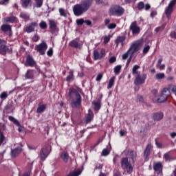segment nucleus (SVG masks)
<instances>
[{
	"label": "nucleus",
	"mask_w": 176,
	"mask_h": 176,
	"mask_svg": "<svg viewBox=\"0 0 176 176\" xmlns=\"http://www.w3.org/2000/svg\"><path fill=\"white\" fill-rule=\"evenodd\" d=\"M69 101L72 108H79L82 105V96L75 88L69 89Z\"/></svg>",
	"instance_id": "f257e3e1"
},
{
	"label": "nucleus",
	"mask_w": 176,
	"mask_h": 176,
	"mask_svg": "<svg viewBox=\"0 0 176 176\" xmlns=\"http://www.w3.org/2000/svg\"><path fill=\"white\" fill-rule=\"evenodd\" d=\"M92 4L93 0H85L80 4H76L73 7V12L76 16H82L83 13H86L90 9Z\"/></svg>",
	"instance_id": "f03ea898"
},
{
	"label": "nucleus",
	"mask_w": 176,
	"mask_h": 176,
	"mask_svg": "<svg viewBox=\"0 0 176 176\" xmlns=\"http://www.w3.org/2000/svg\"><path fill=\"white\" fill-rule=\"evenodd\" d=\"M120 167L122 170H126L128 174H131L133 173V167L131 163L129 161V158L122 157L120 160Z\"/></svg>",
	"instance_id": "7ed1b4c3"
},
{
	"label": "nucleus",
	"mask_w": 176,
	"mask_h": 176,
	"mask_svg": "<svg viewBox=\"0 0 176 176\" xmlns=\"http://www.w3.org/2000/svg\"><path fill=\"white\" fill-rule=\"evenodd\" d=\"M124 13V8L120 6H113L109 10L110 16H122Z\"/></svg>",
	"instance_id": "20e7f679"
},
{
	"label": "nucleus",
	"mask_w": 176,
	"mask_h": 176,
	"mask_svg": "<svg viewBox=\"0 0 176 176\" xmlns=\"http://www.w3.org/2000/svg\"><path fill=\"white\" fill-rule=\"evenodd\" d=\"M50 152H52V146L49 144H45V146L41 148L40 152V157L41 160H45L46 157L49 156L50 154Z\"/></svg>",
	"instance_id": "39448f33"
},
{
	"label": "nucleus",
	"mask_w": 176,
	"mask_h": 176,
	"mask_svg": "<svg viewBox=\"0 0 176 176\" xmlns=\"http://www.w3.org/2000/svg\"><path fill=\"white\" fill-rule=\"evenodd\" d=\"M171 93H170V90L168 88H164L162 94L160 96H158L157 99V102L161 104L162 102H166L167 101V98L169 96H170Z\"/></svg>",
	"instance_id": "423d86ee"
},
{
	"label": "nucleus",
	"mask_w": 176,
	"mask_h": 176,
	"mask_svg": "<svg viewBox=\"0 0 176 176\" xmlns=\"http://www.w3.org/2000/svg\"><path fill=\"white\" fill-rule=\"evenodd\" d=\"M49 23V29L50 32L51 34H56V32H58L60 31V29H58V23L53 19H48Z\"/></svg>",
	"instance_id": "0eeeda50"
},
{
	"label": "nucleus",
	"mask_w": 176,
	"mask_h": 176,
	"mask_svg": "<svg viewBox=\"0 0 176 176\" xmlns=\"http://www.w3.org/2000/svg\"><path fill=\"white\" fill-rule=\"evenodd\" d=\"M34 50H36L41 56H43L47 50V44L46 42L42 41L40 44L36 45Z\"/></svg>",
	"instance_id": "6e6552de"
},
{
	"label": "nucleus",
	"mask_w": 176,
	"mask_h": 176,
	"mask_svg": "<svg viewBox=\"0 0 176 176\" xmlns=\"http://www.w3.org/2000/svg\"><path fill=\"white\" fill-rule=\"evenodd\" d=\"M176 1L172 0L168 7L166 8L165 10V14L167 16V19L170 20L171 19V13H173V9L174 8V6H175Z\"/></svg>",
	"instance_id": "1a4fd4ad"
},
{
	"label": "nucleus",
	"mask_w": 176,
	"mask_h": 176,
	"mask_svg": "<svg viewBox=\"0 0 176 176\" xmlns=\"http://www.w3.org/2000/svg\"><path fill=\"white\" fill-rule=\"evenodd\" d=\"M105 57V50L98 49L94 51V60H101Z\"/></svg>",
	"instance_id": "9d476101"
},
{
	"label": "nucleus",
	"mask_w": 176,
	"mask_h": 176,
	"mask_svg": "<svg viewBox=\"0 0 176 176\" xmlns=\"http://www.w3.org/2000/svg\"><path fill=\"white\" fill-rule=\"evenodd\" d=\"M38 22L34 21L29 23L24 29L25 32L27 34H31V32H35V28H38Z\"/></svg>",
	"instance_id": "9b49d317"
},
{
	"label": "nucleus",
	"mask_w": 176,
	"mask_h": 176,
	"mask_svg": "<svg viewBox=\"0 0 176 176\" xmlns=\"http://www.w3.org/2000/svg\"><path fill=\"white\" fill-rule=\"evenodd\" d=\"M135 80H134V84L136 86H140L141 85H144V83H145V80H146V74H143L139 76H136V77H135Z\"/></svg>",
	"instance_id": "f8f14e48"
},
{
	"label": "nucleus",
	"mask_w": 176,
	"mask_h": 176,
	"mask_svg": "<svg viewBox=\"0 0 176 176\" xmlns=\"http://www.w3.org/2000/svg\"><path fill=\"white\" fill-rule=\"evenodd\" d=\"M129 30L132 31L133 35H138V34H140V32L141 31V29L137 25V21H133L131 23L129 27Z\"/></svg>",
	"instance_id": "ddd939ff"
},
{
	"label": "nucleus",
	"mask_w": 176,
	"mask_h": 176,
	"mask_svg": "<svg viewBox=\"0 0 176 176\" xmlns=\"http://www.w3.org/2000/svg\"><path fill=\"white\" fill-rule=\"evenodd\" d=\"M8 53V54H12V53H13V49L9 48L6 44L0 47V54H1V56H6Z\"/></svg>",
	"instance_id": "4468645a"
},
{
	"label": "nucleus",
	"mask_w": 176,
	"mask_h": 176,
	"mask_svg": "<svg viewBox=\"0 0 176 176\" xmlns=\"http://www.w3.org/2000/svg\"><path fill=\"white\" fill-rule=\"evenodd\" d=\"M151 149H152V145L148 144L144 151L143 156L145 162H148V160H149V155H151Z\"/></svg>",
	"instance_id": "2eb2a0df"
},
{
	"label": "nucleus",
	"mask_w": 176,
	"mask_h": 176,
	"mask_svg": "<svg viewBox=\"0 0 176 176\" xmlns=\"http://www.w3.org/2000/svg\"><path fill=\"white\" fill-rule=\"evenodd\" d=\"M153 168L155 173L162 174L163 173V164H162L160 162L154 163Z\"/></svg>",
	"instance_id": "dca6fc26"
},
{
	"label": "nucleus",
	"mask_w": 176,
	"mask_h": 176,
	"mask_svg": "<svg viewBox=\"0 0 176 176\" xmlns=\"http://www.w3.org/2000/svg\"><path fill=\"white\" fill-rule=\"evenodd\" d=\"M140 50V44L133 43L131 45L128 51L130 52V56H133L134 53H137Z\"/></svg>",
	"instance_id": "f3484780"
},
{
	"label": "nucleus",
	"mask_w": 176,
	"mask_h": 176,
	"mask_svg": "<svg viewBox=\"0 0 176 176\" xmlns=\"http://www.w3.org/2000/svg\"><path fill=\"white\" fill-rule=\"evenodd\" d=\"M35 74H36L35 70L28 69L25 74V78L30 80L35 79Z\"/></svg>",
	"instance_id": "a211bd4d"
},
{
	"label": "nucleus",
	"mask_w": 176,
	"mask_h": 176,
	"mask_svg": "<svg viewBox=\"0 0 176 176\" xmlns=\"http://www.w3.org/2000/svg\"><path fill=\"white\" fill-rule=\"evenodd\" d=\"M21 151H23V148H21V147H16L14 149L11 150V157H12V159H14L16 156H19V155H20V153H21Z\"/></svg>",
	"instance_id": "6ab92c4d"
},
{
	"label": "nucleus",
	"mask_w": 176,
	"mask_h": 176,
	"mask_svg": "<svg viewBox=\"0 0 176 176\" xmlns=\"http://www.w3.org/2000/svg\"><path fill=\"white\" fill-rule=\"evenodd\" d=\"M25 67H34L35 65V60L32 56L28 55L26 57V63L25 64Z\"/></svg>",
	"instance_id": "aec40b11"
},
{
	"label": "nucleus",
	"mask_w": 176,
	"mask_h": 176,
	"mask_svg": "<svg viewBox=\"0 0 176 176\" xmlns=\"http://www.w3.org/2000/svg\"><path fill=\"white\" fill-rule=\"evenodd\" d=\"M164 115L162 112H157L153 113V119L155 122H160L163 119Z\"/></svg>",
	"instance_id": "412c9836"
},
{
	"label": "nucleus",
	"mask_w": 176,
	"mask_h": 176,
	"mask_svg": "<svg viewBox=\"0 0 176 176\" xmlns=\"http://www.w3.org/2000/svg\"><path fill=\"white\" fill-rule=\"evenodd\" d=\"M124 41H126L125 36H117V38H116V39L115 41V43H116L117 47L119 46V43H121V45L124 46Z\"/></svg>",
	"instance_id": "4be33fe9"
},
{
	"label": "nucleus",
	"mask_w": 176,
	"mask_h": 176,
	"mask_svg": "<svg viewBox=\"0 0 176 176\" xmlns=\"http://www.w3.org/2000/svg\"><path fill=\"white\" fill-rule=\"evenodd\" d=\"M21 4L23 9L32 6V0H21Z\"/></svg>",
	"instance_id": "5701e85b"
},
{
	"label": "nucleus",
	"mask_w": 176,
	"mask_h": 176,
	"mask_svg": "<svg viewBox=\"0 0 176 176\" xmlns=\"http://www.w3.org/2000/svg\"><path fill=\"white\" fill-rule=\"evenodd\" d=\"M60 159H62V160H63V162H64V163H68V162L69 160V155L68 154V153H67V151H63V152L60 153Z\"/></svg>",
	"instance_id": "b1692460"
},
{
	"label": "nucleus",
	"mask_w": 176,
	"mask_h": 176,
	"mask_svg": "<svg viewBox=\"0 0 176 176\" xmlns=\"http://www.w3.org/2000/svg\"><path fill=\"white\" fill-rule=\"evenodd\" d=\"M127 155L131 159L132 163H135V161L134 160L137 158V152L133 150H129L128 151Z\"/></svg>",
	"instance_id": "393cba45"
},
{
	"label": "nucleus",
	"mask_w": 176,
	"mask_h": 176,
	"mask_svg": "<svg viewBox=\"0 0 176 176\" xmlns=\"http://www.w3.org/2000/svg\"><path fill=\"white\" fill-rule=\"evenodd\" d=\"M1 30L3 32H12V25L9 24H3L1 26Z\"/></svg>",
	"instance_id": "a878e982"
},
{
	"label": "nucleus",
	"mask_w": 176,
	"mask_h": 176,
	"mask_svg": "<svg viewBox=\"0 0 176 176\" xmlns=\"http://www.w3.org/2000/svg\"><path fill=\"white\" fill-rule=\"evenodd\" d=\"M140 65H135L133 67V69H132V74L133 75H134L135 78L136 76H138L139 75H141V72H139L138 69H140Z\"/></svg>",
	"instance_id": "bb28decb"
},
{
	"label": "nucleus",
	"mask_w": 176,
	"mask_h": 176,
	"mask_svg": "<svg viewBox=\"0 0 176 176\" xmlns=\"http://www.w3.org/2000/svg\"><path fill=\"white\" fill-rule=\"evenodd\" d=\"M4 21H6V23H17V17L12 15L10 16L4 18Z\"/></svg>",
	"instance_id": "cd10ccee"
},
{
	"label": "nucleus",
	"mask_w": 176,
	"mask_h": 176,
	"mask_svg": "<svg viewBox=\"0 0 176 176\" xmlns=\"http://www.w3.org/2000/svg\"><path fill=\"white\" fill-rule=\"evenodd\" d=\"M93 112H91V109H89V113H87V116L85 117V123H90L93 120Z\"/></svg>",
	"instance_id": "c85d7f7f"
},
{
	"label": "nucleus",
	"mask_w": 176,
	"mask_h": 176,
	"mask_svg": "<svg viewBox=\"0 0 176 176\" xmlns=\"http://www.w3.org/2000/svg\"><path fill=\"white\" fill-rule=\"evenodd\" d=\"M69 46H70L71 47H74V49H78L80 46L79 42L76 39L72 40L69 42Z\"/></svg>",
	"instance_id": "c756f323"
},
{
	"label": "nucleus",
	"mask_w": 176,
	"mask_h": 176,
	"mask_svg": "<svg viewBox=\"0 0 176 176\" xmlns=\"http://www.w3.org/2000/svg\"><path fill=\"white\" fill-rule=\"evenodd\" d=\"M80 174H82V169H78L70 172L67 176H79Z\"/></svg>",
	"instance_id": "7c9ffc66"
},
{
	"label": "nucleus",
	"mask_w": 176,
	"mask_h": 176,
	"mask_svg": "<svg viewBox=\"0 0 176 176\" xmlns=\"http://www.w3.org/2000/svg\"><path fill=\"white\" fill-rule=\"evenodd\" d=\"M80 174H82V169H78L70 172L67 176H79Z\"/></svg>",
	"instance_id": "2f4dec72"
},
{
	"label": "nucleus",
	"mask_w": 176,
	"mask_h": 176,
	"mask_svg": "<svg viewBox=\"0 0 176 176\" xmlns=\"http://www.w3.org/2000/svg\"><path fill=\"white\" fill-rule=\"evenodd\" d=\"M8 119L9 120H10V122H12L14 124H16V126H18V127L21 126L20 122H19L17 119L14 118V117L10 116H8Z\"/></svg>",
	"instance_id": "473e14b6"
},
{
	"label": "nucleus",
	"mask_w": 176,
	"mask_h": 176,
	"mask_svg": "<svg viewBox=\"0 0 176 176\" xmlns=\"http://www.w3.org/2000/svg\"><path fill=\"white\" fill-rule=\"evenodd\" d=\"M6 144V137L3 135V132H0V146Z\"/></svg>",
	"instance_id": "72a5a7b5"
},
{
	"label": "nucleus",
	"mask_w": 176,
	"mask_h": 176,
	"mask_svg": "<svg viewBox=\"0 0 176 176\" xmlns=\"http://www.w3.org/2000/svg\"><path fill=\"white\" fill-rule=\"evenodd\" d=\"M74 70H70L69 72V75L66 78L67 82H71L72 80H74Z\"/></svg>",
	"instance_id": "f704fd0d"
},
{
	"label": "nucleus",
	"mask_w": 176,
	"mask_h": 176,
	"mask_svg": "<svg viewBox=\"0 0 176 176\" xmlns=\"http://www.w3.org/2000/svg\"><path fill=\"white\" fill-rule=\"evenodd\" d=\"M46 109V104H39L36 109L37 113H42Z\"/></svg>",
	"instance_id": "c9c22d12"
},
{
	"label": "nucleus",
	"mask_w": 176,
	"mask_h": 176,
	"mask_svg": "<svg viewBox=\"0 0 176 176\" xmlns=\"http://www.w3.org/2000/svg\"><path fill=\"white\" fill-rule=\"evenodd\" d=\"M93 105L94 106L95 111H100V109L101 108V102L100 101L94 102Z\"/></svg>",
	"instance_id": "e433bc0d"
},
{
	"label": "nucleus",
	"mask_w": 176,
	"mask_h": 176,
	"mask_svg": "<svg viewBox=\"0 0 176 176\" xmlns=\"http://www.w3.org/2000/svg\"><path fill=\"white\" fill-rule=\"evenodd\" d=\"M114 83H115V76H113L109 80V84H108V86H107V89H111V87H112V86H113Z\"/></svg>",
	"instance_id": "4c0bfd02"
},
{
	"label": "nucleus",
	"mask_w": 176,
	"mask_h": 176,
	"mask_svg": "<svg viewBox=\"0 0 176 176\" xmlns=\"http://www.w3.org/2000/svg\"><path fill=\"white\" fill-rule=\"evenodd\" d=\"M122 69V65H118L114 67V73L116 75H119Z\"/></svg>",
	"instance_id": "58836bf2"
},
{
	"label": "nucleus",
	"mask_w": 176,
	"mask_h": 176,
	"mask_svg": "<svg viewBox=\"0 0 176 176\" xmlns=\"http://www.w3.org/2000/svg\"><path fill=\"white\" fill-rule=\"evenodd\" d=\"M164 78H166V75L164 74V73H158L155 75V79H157V80L164 79Z\"/></svg>",
	"instance_id": "ea45409f"
},
{
	"label": "nucleus",
	"mask_w": 176,
	"mask_h": 176,
	"mask_svg": "<svg viewBox=\"0 0 176 176\" xmlns=\"http://www.w3.org/2000/svg\"><path fill=\"white\" fill-rule=\"evenodd\" d=\"M39 27L40 28H41V30H46V28H47V23H46V22L42 21L40 23H39Z\"/></svg>",
	"instance_id": "a19ab883"
},
{
	"label": "nucleus",
	"mask_w": 176,
	"mask_h": 176,
	"mask_svg": "<svg viewBox=\"0 0 176 176\" xmlns=\"http://www.w3.org/2000/svg\"><path fill=\"white\" fill-rule=\"evenodd\" d=\"M36 2V8H42L43 5V0H34Z\"/></svg>",
	"instance_id": "79ce46f5"
},
{
	"label": "nucleus",
	"mask_w": 176,
	"mask_h": 176,
	"mask_svg": "<svg viewBox=\"0 0 176 176\" xmlns=\"http://www.w3.org/2000/svg\"><path fill=\"white\" fill-rule=\"evenodd\" d=\"M59 13L60 16H63V17H67V12H65V10L63 8H59Z\"/></svg>",
	"instance_id": "37998d69"
},
{
	"label": "nucleus",
	"mask_w": 176,
	"mask_h": 176,
	"mask_svg": "<svg viewBox=\"0 0 176 176\" xmlns=\"http://www.w3.org/2000/svg\"><path fill=\"white\" fill-rule=\"evenodd\" d=\"M145 6V4H144V2L140 1L138 3V10H142Z\"/></svg>",
	"instance_id": "c03bdc74"
},
{
	"label": "nucleus",
	"mask_w": 176,
	"mask_h": 176,
	"mask_svg": "<svg viewBox=\"0 0 176 176\" xmlns=\"http://www.w3.org/2000/svg\"><path fill=\"white\" fill-rule=\"evenodd\" d=\"M166 28V25L163 24L162 26L157 27L155 31V32H159V31H163Z\"/></svg>",
	"instance_id": "a18cd8bd"
},
{
	"label": "nucleus",
	"mask_w": 176,
	"mask_h": 176,
	"mask_svg": "<svg viewBox=\"0 0 176 176\" xmlns=\"http://www.w3.org/2000/svg\"><path fill=\"white\" fill-rule=\"evenodd\" d=\"M0 98H1V100H6L8 98V93L2 92L0 94Z\"/></svg>",
	"instance_id": "49530a36"
},
{
	"label": "nucleus",
	"mask_w": 176,
	"mask_h": 176,
	"mask_svg": "<svg viewBox=\"0 0 176 176\" xmlns=\"http://www.w3.org/2000/svg\"><path fill=\"white\" fill-rule=\"evenodd\" d=\"M108 155H109V151H108L107 148H104L102 150V156H108Z\"/></svg>",
	"instance_id": "de8ad7c7"
},
{
	"label": "nucleus",
	"mask_w": 176,
	"mask_h": 176,
	"mask_svg": "<svg viewBox=\"0 0 176 176\" xmlns=\"http://www.w3.org/2000/svg\"><path fill=\"white\" fill-rule=\"evenodd\" d=\"M94 166H95L94 170H101L102 168V164L100 163H96Z\"/></svg>",
	"instance_id": "09e8293b"
},
{
	"label": "nucleus",
	"mask_w": 176,
	"mask_h": 176,
	"mask_svg": "<svg viewBox=\"0 0 176 176\" xmlns=\"http://www.w3.org/2000/svg\"><path fill=\"white\" fill-rule=\"evenodd\" d=\"M84 23H85V19H80L76 20V24L78 25H83Z\"/></svg>",
	"instance_id": "8fccbe9b"
},
{
	"label": "nucleus",
	"mask_w": 176,
	"mask_h": 176,
	"mask_svg": "<svg viewBox=\"0 0 176 176\" xmlns=\"http://www.w3.org/2000/svg\"><path fill=\"white\" fill-rule=\"evenodd\" d=\"M107 28L109 30H114V28H116V23H110L107 25Z\"/></svg>",
	"instance_id": "3c124183"
},
{
	"label": "nucleus",
	"mask_w": 176,
	"mask_h": 176,
	"mask_svg": "<svg viewBox=\"0 0 176 176\" xmlns=\"http://www.w3.org/2000/svg\"><path fill=\"white\" fill-rule=\"evenodd\" d=\"M149 49H151V47L149 45H146L143 49V54H146L149 52Z\"/></svg>",
	"instance_id": "603ef678"
},
{
	"label": "nucleus",
	"mask_w": 176,
	"mask_h": 176,
	"mask_svg": "<svg viewBox=\"0 0 176 176\" xmlns=\"http://www.w3.org/2000/svg\"><path fill=\"white\" fill-rule=\"evenodd\" d=\"M39 39H40V37H39V36L38 35V34H34V36H33V37H32V41H34V42H38V41H39Z\"/></svg>",
	"instance_id": "864d4df0"
},
{
	"label": "nucleus",
	"mask_w": 176,
	"mask_h": 176,
	"mask_svg": "<svg viewBox=\"0 0 176 176\" xmlns=\"http://www.w3.org/2000/svg\"><path fill=\"white\" fill-rule=\"evenodd\" d=\"M116 62V56H112L109 58V63L110 64H113V63Z\"/></svg>",
	"instance_id": "5fc2aeb1"
},
{
	"label": "nucleus",
	"mask_w": 176,
	"mask_h": 176,
	"mask_svg": "<svg viewBox=\"0 0 176 176\" xmlns=\"http://www.w3.org/2000/svg\"><path fill=\"white\" fill-rule=\"evenodd\" d=\"M129 54H130V52H129V50L124 53L122 55V60H127V58L129 57Z\"/></svg>",
	"instance_id": "6e6d98bb"
},
{
	"label": "nucleus",
	"mask_w": 176,
	"mask_h": 176,
	"mask_svg": "<svg viewBox=\"0 0 176 176\" xmlns=\"http://www.w3.org/2000/svg\"><path fill=\"white\" fill-rule=\"evenodd\" d=\"M47 54L49 57H52L53 56V48H50L47 52Z\"/></svg>",
	"instance_id": "4d7b16f0"
},
{
	"label": "nucleus",
	"mask_w": 176,
	"mask_h": 176,
	"mask_svg": "<svg viewBox=\"0 0 176 176\" xmlns=\"http://www.w3.org/2000/svg\"><path fill=\"white\" fill-rule=\"evenodd\" d=\"M164 157L165 159V160H171V157L170 156V155L168 154V153H166L164 155Z\"/></svg>",
	"instance_id": "13d9d810"
},
{
	"label": "nucleus",
	"mask_w": 176,
	"mask_h": 176,
	"mask_svg": "<svg viewBox=\"0 0 176 176\" xmlns=\"http://www.w3.org/2000/svg\"><path fill=\"white\" fill-rule=\"evenodd\" d=\"M102 79V74H98L96 79V82H100V80H101Z\"/></svg>",
	"instance_id": "bf43d9fd"
},
{
	"label": "nucleus",
	"mask_w": 176,
	"mask_h": 176,
	"mask_svg": "<svg viewBox=\"0 0 176 176\" xmlns=\"http://www.w3.org/2000/svg\"><path fill=\"white\" fill-rule=\"evenodd\" d=\"M10 0H1L0 5H8L9 3Z\"/></svg>",
	"instance_id": "052dcab7"
},
{
	"label": "nucleus",
	"mask_w": 176,
	"mask_h": 176,
	"mask_svg": "<svg viewBox=\"0 0 176 176\" xmlns=\"http://www.w3.org/2000/svg\"><path fill=\"white\" fill-rule=\"evenodd\" d=\"M20 17L24 19L25 20H27V19H28V15L27 14L21 13L20 14Z\"/></svg>",
	"instance_id": "680f3d73"
},
{
	"label": "nucleus",
	"mask_w": 176,
	"mask_h": 176,
	"mask_svg": "<svg viewBox=\"0 0 176 176\" xmlns=\"http://www.w3.org/2000/svg\"><path fill=\"white\" fill-rule=\"evenodd\" d=\"M155 144L157 146V148H162L163 146L161 142H157V139H155Z\"/></svg>",
	"instance_id": "e2e57ef3"
},
{
	"label": "nucleus",
	"mask_w": 176,
	"mask_h": 176,
	"mask_svg": "<svg viewBox=\"0 0 176 176\" xmlns=\"http://www.w3.org/2000/svg\"><path fill=\"white\" fill-rule=\"evenodd\" d=\"M4 45H6V41L0 39V47H3Z\"/></svg>",
	"instance_id": "0e129e2a"
},
{
	"label": "nucleus",
	"mask_w": 176,
	"mask_h": 176,
	"mask_svg": "<svg viewBox=\"0 0 176 176\" xmlns=\"http://www.w3.org/2000/svg\"><path fill=\"white\" fill-rule=\"evenodd\" d=\"M109 41H111V38H109V36H104V43H108V42H109Z\"/></svg>",
	"instance_id": "69168bd1"
},
{
	"label": "nucleus",
	"mask_w": 176,
	"mask_h": 176,
	"mask_svg": "<svg viewBox=\"0 0 176 176\" xmlns=\"http://www.w3.org/2000/svg\"><path fill=\"white\" fill-rule=\"evenodd\" d=\"M84 23L87 24V25H91V21L90 20H85Z\"/></svg>",
	"instance_id": "338daca9"
},
{
	"label": "nucleus",
	"mask_w": 176,
	"mask_h": 176,
	"mask_svg": "<svg viewBox=\"0 0 176 176\" xmlns=\"http://www.w3.org/2000/svg\"><path fill=\"white\" fill-rule=\"evenodd\" d=\"M170 37L171 38H174L175 39H176V32H173V33H170Z\"/></svg>",
	"instance_id": "774afa93"
}]
</instances>
